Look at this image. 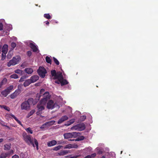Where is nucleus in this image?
Returning <instances> with one entry per match:
<instances>
[{"label":"nucleus","instance_id":"20e7f679","mask_svg":"<svg viewBox=\"0 0 158 158\" xmlns=\"http://www.w3.org/2000/svg\"><path fill=\"white\" fill-rule=\"evenodd\" d=\"M51 75L52 77H53V79L56 80L57 78H62V73L60 72H56L55 70H52L51 71Z\"/></svg>","mask_w":158,"mask_h":158},{"label":"nucleus","instance_id":"39448f33","mask_svg":"<svg viewBox=\"0 0 158 158\" xmlns=\"http://www.w3.org/2000/svg\"><path fill=\"white\" fill-rule=\"evenodd\" d=\"M80 134V133L73 132L72 133H67L64 134V138L66 139L72 138V137L76 138Z\"/></svg>","mask_w":158,"mask_h":158},{"label":"nucleus","instance_id":"f704fd0d","mask_svg":"<svg viewBox=\"0 0 158 158\" xmlns=\"http://www.w3.org/2000/svg\"><path fill=\"white\" fill-rule=\"evenodd\" d=\"M11 46L12 47L10 50H13L14 48L16 47V44L15 42H12L11 43Z\"/></svg>","mask_w":158,"mask_h":158},{"label":"nucleus","instance_id":"ddd939ff","mask_svg":"<svg viewBox=\"0 0 158 158\" xmlns=\"http://www.w3.org/2000/svg\"><path fill=\"white\" fill-rule=\"evenodd\" d=\"M29 46L33 52H36L38 50L37 46L33 43H30L29 44Z\"/></svg>","mask_w":158,"mask_h":158},{"label":"nucleus","instance_id":"69168bd1","mask_svg":"<svg viewBox=\"0 0 158 158\" xmlns=\"http://www.w3.org/2000/svg\"><path fill=\"white\" fill-rule=\"evenodd\" d=\"M77 156H73L71 157H70L69 158H77Z\"/></svg>","mask_w":158,"mask_h":158},{"label":"nucleus","instance_id":"bf43d9fd","mask_svg":"<svg viewBox=\"0 0 158 158\" xmlns=\"http://www.w3.org/2000/svg\"><path fill=\"white\" fill-rule=\"evenodd\" d=\"M96 156V154L95 153L92 154L91 155V157H94Z\"/></svg>","mask_w":158,"mask_h":158},{"label":"nucleus","instance_id":"1a4fd4ad","mask_svg":"<svg viewBox=\"0 0 158 158\" xmlns=\"http://www.w3.org/2000/svg\"><path fill=\"white\" fill-rule=\"evenodd\" d=\"M21 92V90L20 89H18L10 95V98L12 99H14L16 98Z\"/></svg>","mask_w":158,"mask_h":158},{"label":"nucleus","instance_id":"680f3d73","mask_svg":"<svg viewBox=\"0 0 158 158\" xmlns=\"http://www.w3.org/2000/svg\"><path fill=\"white\" fill-rule=\"evenodd\" d=\"M91 158V156H90V155H88L85 157V158Z\"/></svg>","mask_w":158,"mask_h":158},{"label":"nucleus","instance_id":"79ce46f5","mask_svg":"<svg viewBox=\"0 0 158 158\" xmlns=\"http://www.w3.org/2000/svg\"><path fill=\"white\" fill-rule=\"evenodd\" d=\"M0 124H1L2 126L6 127L9 129H10V127L7 126L6 125H5V123L3 122H2V123H0Z\"/></svg>","mask_w":158,"mask_h":158},{"label":"nucleus","instance_id":"473e14b6","mask_svg":"<svg viewBox=\"0 0 158 158\" xmlns=\"http://www.w3.org/2000/svg\"><path fill=\"white\" fill-rule=\"evenodd\" d=\"M44 17L48 19H51V16L49 14H45L44 15Z\"/></svg>","mask_w":158,"mask_h":158},{"label":"nucleus","instance_id":"9b49d317","mask_svg":"<svg viewBox=\"0 0 158 158\" xmlns=\"http://www.w3.org/2000/svg\"><path fill=\"white\" fill-rule=\"evenodd\" d=\"M69 118L68 117L67 115L63 116L59 119L58 120L57 123L60 124L62 123L64 121L67 120Z\"/></svg>","mask_w":158,"mask_h":158},{"label":"nucleus","instance_id":"13d9d810","mask_svg":"<svg viewBox=\"0 0 158 158\" xmlns=\"http://www.w3.org/2000/svg\"><path fill=\"white\" fill-rule=\"evenodd\" d=\"M57 107L58 108H59V106L56 103H54V108Z\"/></svg>","mask_w":158,"mask_h":158},{"label":"nucleus","instance_id":"09e8293b","mask_svg":"<svg viewBox=\"0 0 158 158\" xmlns=\"http://www.w3.org/2000/svg\"><path fill=\"white\" fill-rule=\"evenodd\" d=\"M27 54L28 56L30 57L32 55V52L31 51H28L27 52Z\"/></svg>","mask_w":158,"mask_h":158},{"label":"nucleus","instance_id":"8fccbe9b","mask_svg":"<svg viewBox=\"0 0 158 158\" xmlns=\"http://www.w3.org/2000/svg\"><path fill=\"white\" fill-rule=\"evenodd\" d=\"M75 121V119H72L71 120H70L69 122V123L71 124H73V123Z\"/></svg>","mask_w":158,"mask_h":158},{"label":"nucleus","instance_id":"9d476101","mask_svg":"<svg viewBox=\"0 0 158 158\" xmlns=\"http://www.w3.org/2000/svg\"><path fill=\"white\" fill-rule=\"evenodd\" d=\"M46 107L48 109H52L54 108V101L52 100H49L47 103Z\"/></svg>","mask_w":158,"mask_h":158},{"label":"nucleus","instance_id":"393cba45","mask_svg":"<svg viewBox=\"0 0 158 158\" xmlns=\"http://www.w3.org/2000/svg\"><path fill=\"white\" fill-rule=\"evenodd\" d=\"M13 50H10L7 55V58L8 59H10L13 55Z\"/></svg>","mask_w":158,"mask_h":158},{"label":"nucleus","instance_id":"c03bdc74","mask_svg":"<svg viewBox=\"0 0 158 158\" xmlns=\"http://www.w3.org/2000/svg\"><path fill=\"white\" fill-rule=\"evenodd\" d=\"M6 53H2V58L1 59L2 60H4L6 57Z\"/></svg>","mask_w":158,"mask_h":158},{"label":"nucleus","instance_id":"de8ad7c7","mask_svg":"<svg viewBox=\"0 0 158 158\" xmlns=\"http://www.w3.org/2000/svg\"><path fill=\"white\" fill-rule=\"evenodd\" d=\"M7 81V79L6 78H4L2 81L1 82H0V88L1 87L2 84H3V81Z\"/></svg>","mask_w":158,"mask_h":158},{"label":"nucleus","instance_id":"774afa93","mask_svg":"<svg viewBox=\"0 0 158 158\" xmlns=\"http://www.w3.org/2000/svg\"><path fill=\"white\" fill-rule=\"evenodd\" d=\"M45 23L46 25H48L49 24V22L48 21L45 22Z\"/></svg>","mask_w":158,"mask_h":158},{"label":"nucleus","instance_id":"f257e3e1","mask_svg":"<svg viewBox=\"0 0 158 158\" xmlns=\"http://www.w3.org/2000/svg\"><path fill=\"white\" fill-rule=\"evenodd\" d=\"M23 138V140L25 142L29 145H32L35 148V145L36 148L37 150L39 149L38 143L36 139L34 138L33 139L34 143L33 142V139L31 136L30 135H27L26 132H23L22 134Z\"/></svg>","mask_w":158,"mask_h":158},{"label":"nucleus","instance_id":"c756f323","mask_svg":"<svg viewBox=\"0 0 158 158\" xmlns=\"http://www.w3.org/2000/svg\"><path fill=\"white\" fill-rule=\"evenodd\" d=\"M10 153H5V154H2V156L0 158H6V157L10 155Z\"/></svg>","mask_w":158,"mask_h":158},{"label":"nucleus","instance_id":"72a5a7b5","mask_svg":"<svg viewBox=\"0 0 158 158\" xmlns=\"http://www.w3.org/2000/svg\"><path fill=\"white\" fill-rule=\"evenodd\" d=\"M10 77L14 79H17L19 78V76L16 74H14L10 75Z\"/></svg>","mask_w":158,"mask_h":158},{"label":"nucleus","instance_id":"e433bc0d","mask_svg":"<svg viewBox=\"0 0 158 158\" xmlns=\"http://www.w3.org/2000/svg\"><path fill=\"white\" fill-rule=\"evenodd\" d=\"M53 60L55 63L57 65H59V62L58 60L55 57L53 58Z\"/></svg>","mask_w":158,"mask_h":158},{"label":"nucleus","instance_id":"7c9ffc66","mask_svg":"<svg viewBox=\"0 0 158 158\" xmlns=\"http://www.w3.org/2000/svg\"><path fill=\"white\" fill-rule=\"evenodd\" d=\"M45 60L46 62L48 63L51 64V58L48 56H47L46 57Z\"/></svg>","mask_w":158,"mask_h":158},{"label":"nucleus","instance_id":"bb28decb","mask_svg":"<svg viewBox=\"0 0 158 158\" xmlns=\"http://www.w3.org/2000/svg\"><path fill=\"white\" fill-rule=\"evenodd\" d=\"M4 149L5 150H9L11 148V144H5L4 145Z\"/></svg>","mask_w":158,"mask_h":158},{"label":"nucleus","instance_id":"a878e982","mask_svg":"<svg viewBox=\"0 0 158 158\" xmlns=\"http://www.w3.org/2000/svg\"><path fill=\"white\" fill-rule=\"evenodd\" d=\"M44 91L45 90L43 89H42L40 90V94H37L36 95V97H38L39 98L38 100L40 99V98L42 94L44 92Z\"/></svg>","mask_w":158,"mask_h":158},{"label":"nucleus","instance_id":"052dcab7","mask_svg":"<svg viewBox=\"0 0 158 158\" xmlns=\"http://www.w3.org/2000/svg\"><path fill=\"white\" fill-rule=\"evenodd\" d=\"M22 85H18V89H20L21 90L20 88H21V87Z\"/></svg>","mask_w":158,"mask_h":158},{"label":"nucleus","instance_id":"e2e57ef3","mask_svg":"<svg viewBox=\"0 0 158 158\" xmlns=\"http://www.w3.org/2000/svg\"><path fill=\"white\" fill-rule=\"evenodd\" d=\"M3 139L2 138H0V143L2 142L3 141Z\"/></svg>","mask_w":158,"mask_h":158},{"label":"nucleus","instance_id":"a19ab883","mask_svg":"<svg viewBox=\"0 0 158 158\" xmlns=\"http://www.w3.org/2000/svg\"><path fill=\"white\" fill-rule=\"evenodd\" d=\"M86 118V116L85 115H82L80 117V120L81 121H84Z\"/></svg>","mask_w":158,"mask_h":158},{"label":"nucleus","instance_id":"c9c22d12","mask_svg":"<svg viewBox=\"0 0 158 158\" xmlns=\"http://www.w3.org/2000/svg\"><path fill=\"white\" fill-rule=\"evenodd\" d=\"M73 146H72V145L71 144H69L66 145L64 148V149H70L71 148H73Z\"/></svg>","mask_w":158,"mask_h":158},{"label":"nucleus","instance_id":"aec40b11","mask_svg":"<svg viewBox=\"0 0 158 158\" xmlns=\"http://www.w3.org/2000/svg\"><path fill=\"white\" fill-rule=\"evenodd\" d=\"M10 115L16 121V122L18 123V124H19L21 126H23L21 122L19 120V119L17 118L13 114H10Z\"/></svg>","mask_w":158,"mask_h":158},{"label":"nucleus","instance_id":"58836bf2","mask_svg":"<svg viewBox=\"0 0 158 158\" xmlns=\"http://www.w3.org/2000/svg\"><path fill=\"white\" fill-rule=\"evenodd\" d=\"M25 130L28 133H29L31 134H32L33 131L31 130V128L30 127L27 128Z\"/></svg>","mask_w":158,"mask_h":158},{"label":"nucleus","instance_id":"0e129e2a","mask_svg":"<svg viewBox=\"0 0 158 158\" xmlns=\"http://www.w3.org/2000/svg\"><path fill=\"white\" fill-rule=\"evenodd\" d=\"M40 112H41V111H39L38 110V111H37V112H36V114H37V115H39V114L40 113Z\"/></svg>","mask_w":158,"mask_h":158},{"label":"nucleus","instance_id":"cd10ccee","mask_svg":"<svg viewBox=\"0 0 158 158\" xmlns=\"http://www.w3.org/2000/svg\"><path fill=\"white\" fill-rule=\"evenodd\" d=\"M63 147V146L61 145H58L56 147H55L53 148L52 150L54 151H57L59 150L62 148Z\"/></svg>","mask_w":158,"mask_h":158},{"label":"nucleus","instance_id":"5fc2aeb1","mask_svg":"<svg viewBox=\"0 0 158 158\" xmlns=\"http://www.w3.org/2000/svg\"><path fill=\"white\" fill-rule=\"evenodd\" d=\"M7 153H10V155H12L14 153V151L12 150H11L9 152H7Z\"/></svg>","mask_w":158,"mask_h":158},{"label":"nucleus","instance_id":"5701e85b","mask_svg":"<svg viewBox=\"0 0 158 158\" xmlns=\"http://www.w3.org/2000/svg\"><path fill=\"white\" fill-rule=\"evenodd\" d=\"M68 83V82L65 79H64V77H63V79L61 80H60V84L61 86H63L66 85Z\"/></svg>","mask_w":158,"mask_h":158},{"label":"nucleus","instance_id":"6ab92c4d","mask_svg":"<svg viewBox=\"0 0 158 158\" xmlns=\"http://www.w3.org/2000/svg\"><path fill=\"white\" fill-rule=\"evenodd\" d=\"M31 83H32L30 79H27L24 82L23 85L25 87H26L28 86Z\"/></svg>","mask_w":158,"mask_h":158},{"label":"nucleus","instance_id":"dca6fc26","mask_svg":"<svg viewBox=\"0 0 158 158\" xmlns=\"http://www.w3.org/2000/svg\"><path fill=\"white\" fill-rule=\"evenodd\" d=\"M25 72L28 74H31L33 72V69L31 68H27L24 69Z\"/></svg>","mask_w":158,"mask_h":158},{"label":"nucleus","instance_id":"2eb2a0df","mask_svg":"<svg viewBox=\"0 0 158 158\" xmlns=\"http://www.w3.org/2000/svg\"><path fill=\"white\" fill-rule=\"evenodd\" d=\"M57 144V142L55 140H52L49 141L47 143L48 147H51L56 145Z\"/></svg>","mask_w":158,"mask_h":158},{"label":"nucleus","instance_id":"423d86ee","mask_svg":"<svg viewBox=\"0 0 158 158\" xmlns=\"http://www.w3.org/2000/svg\"><path fill=\"white\" fill-rule=\"evenodd\" d=\"M39 75L42 78H44L47 73L46 69L43 67L40 66L37 70Z\"/></svg>","mask_w":158,"mask_h":158},{"label":"nucleus","instance_id":"f03ea898","mask_svg":"<svg viewBox=\"0 0 158 158\" xmlns=\"http://www.w3.org/2000/svg\"><path fill=\"white\" fill-rule=\"evenodd\" d=\"M43 98L40 101V104L44 105L46 104L47 101L50 99V96L48 92H45L43 94Z\"/></svg>","mask_w":158,"mask_h":158},{"label":"nucleus","instance_id":"7ed1b4c3","mask_svg":"<svg viewBox=\"0 0 158 158\" xmlns=\"http://www.w3.org/2000/svg\"><path fill=\"white\" fill-rule=\"evenodd\" d=\"M20 59L19 56L14 57L12 59L10 60L7 63V66L10 67L11 65H15L17 64Z\"/></svg>","mask_w":158,"mask_h":158},{"label":"nucleus","instance_id":"6e6552de","mask_svg":"<svg viewBox=\"0 0 158 158\" xmlns=\"http://www.w3.org/2000/svg\"><path fill=\"white\" fill-rule=\"evenodd\" d=\"M21 106L22 110H27L30 107V106L28 103V102L26 101H25L22 103Z\"/></svg>","mask_w":158,"mask_h":158},{"label":"nucleus","instance_id":"f8f14e48","mask_svg":"<svg viewBox=\"0 0 158 158\" xmlns=\"http://www.w3.org/2000/svg\"><path fill=\"white\" fill-rule=\"evenodd\" d=\"M39 77L37 75H34L31 76L30 78L32 83H34L37 81L39 79Z\"/></svg>","mask_w":158,"mask_h":158},{"label":"nucleus","instance_id":"3c124183","mask_svg":"<svg viewBox=\"0 0 158 158\" xmlns=\"http://www.w3.org/2000/svg\"><path fill=\"white\" fill-rule=\"evenodd\" d=\"M3 26L2 23H0V31H2L3 29Z\"/></svg>","mask_w":158,"mask_h":158},{"label":"nucleus","instance_id":"6e6d98bb","mask_svg":"<svg viewBox=\"0 0 158 158\" xmlns=\"http://www.w3.org/2000/svg\"><path fill=\"white\" fill-rule=\"evenodd\" d=\"M65 143V142L64 141H59L58 143V144H64Z\"/></svg>","mask_w":158,"mask_h":158},{"label":"nucleus","instance_id":"864d4df0","mask_svg":"<svg viewBox=\"0 0 158 158\" xmlns=\"http://www.w3.org/2000/svg\"><path fill=\"white\" fill-rule=\"evenodd\" d=\"M12 158H19V157L18 155H17L16 154H15L14 155L12 156Z\"/></svg>","mask_w":158,"mask_h":158},{"label":"nucleus","instance_id":"0eeeda50","mask_svg":"<svg viewBox=\"0 0 158 158\" xmlns=\"http://www.w3.org/2000/svg\"><path fill=\"white\" fill-rule=\"evenodd\" d=\"M85 128V125L83 123L77 124L72 127L71 128L72 130H78L79 131H82Z\"/></svg>","mask_w":158,"mask_h":158},{"label":"nucleus","instance_id":"f3484780","mask_svg":"<svg viewBox=\"0 0 158 158\" xmlns=\"http://www.w3.org/2000/svg\"><path fill=\"white\" fill-rule=\"evenodd\" d=\"M44 105H42L39 103L37 106V107L38 108V110L41 111L44 109Z\"/></svg>","mask_w":158,"mask_h":158},{"label":"nucleus","instance_id":"37998d69","mask_svg":"<svg viewBox=\"0 0 158 158\" xmlns=\"http://www.w3.org/2000/svg\"><path fill=\"white\" fill-rule=\"evenodd\" d=\"M26 78L25 76H23L21 78L19 81V82H21L24 81L25 79Z\"/></svg>","mask_w":158,"mask_h":158},{"label":"nucleus","instance_id":"49530a36","mask_svg":"<svg viewBox=\"0 0 158 158\" xmlns=\"http://www.w3.org/2000/svg\"><path fill=\"white\" fill-rule=\"evenodd\" d=\"M2 107L5 110H7V111H10V109L8 107L4 105L2 106Z\"/></svg>","mask_w":158,"mask_h":158},{"label":"nucleus","instance_id":"2f4dec72","mask_svg":"<svg viewBox=\"0 0 158 158\" xmlns=\"http://www.w3.org/2000/svg\"><path fill=\"white\" fill-rule=\"evenodd\" d=\"M85 139V137L83 136H81L76 139L75 140V141H79L82 140H84Z\"/></svg>","mask_w":158,"mask_h":158},{"label":"nucleus","instance_id":"603ef678","mask_svg":"<svg viewBox=\"0 0 158 158\" xmlns=\"http://www.w3.org/2000/svg\"><path fill=\"white\" fill-rule=\"evenodd\" d=\"M46 126H47L46 125V124H45V123L43 125H42L41 127H40V128L41 129H44V128Z\"/></svg>","mask_w":158,"mask_h":158},{"label":"nucleus","instance_id":"4be33fe9","mask_svg":"<svg viewBox=\"0 0 158 158\" xmlns=\"http://www.w3.org/2000/svg\"><path fill=\"white\" fill-rule=\"evenodd\" d=\"M55 122V121L54 120H51L46 122L45 124H46L47 126H50L53 125Z\"/></svg>","mask_w":158,"mask_h":158},{"label":"nucleus","instance_id":"412c9836","mask_svg":"<svg viewBox=\"0 0 158 158\" xmlns=\"http://www.w3.org/2000/svg\"><path fill=\"white\" fill-rule=\"evenodd\" d=\"M68 152L67 150H62L58 153L57 155L59 156H64L68 154Z\"/></svg>","mask_w":158,"mask_h":158},{"label":"nucleus","instance_id":"ea45409f","mask_svg":"<svg viewBox=\"0 0 158 158\" xmlns=\"http://www.w3.org/2000/svg\"><path fill=\"white\" fill-rule=\"evenodd\" d=\"M15 73L18 74H22V71L21 70L19 69H16L15 71Z\"/></svg>","mask_w":158,"mask_h":158},{"label":"nucleus","instance_id":"b1692460","mask_svg":"<svg viewBox=\"0 0 158 158\" xmlns=\"http://www.w3.org/2000/svg\"><path fill=\"white\" fill-rule=\"evenodd\" d=\"M26 101L28 102V103L30 106V105H34L35 104V103H34V99L33 98H30L28 99L27 101Z\"/></svg>","mask_w":158,"mask_h":158},{"label":"nucleus","instance_id":"338daca9","mask_svg":"<svg viewBox=\"0 0 158 158\" xmlns=\"http://www.w3.org/2000/svg\"><path fill=\"white\" fill-rule=\"evenodd\" d=\"M73 148H77L78 147V146L77 145H76L74 147H73Z\"/></svg>","mask_w":158,"mask_h":158},{"label":"nucleus","instance_id":"4d7b16f0","mask_svg":"<svg viewBox=\"0 0 158 158\" xmlns=\"http://www.w3.org/2000/svg\"><path fill=\"white\" fill-rule=\"evenodd\" d=\"M71 124L69 122V121L67 123H65L64 124V126H69V125H71Z\"/></svg>","mask_w":158,"mask_h":158},{"label":"nucleus","instance_id":"c85d7f7f","mask_svg":"<svg viewBox=\"0 0 158 158\" xmlns=\"http://www.w3.org/2000/svg\"><path fill=\"white\" fill-rule=\"evenodd\" d=\"M35 110H32L27 114V118H28L30 116L32 115L35 112Z\"/></svg>","mask_w":158,"mask_h":158},{"label":"nucleus","instance_id":"a18cd8bd","mask_svg":"<svg viewBox=\"0 0 158 158\" xmlns=\"http://www.w3.org/2000/svg\"><path fill=\"white\" fill-rule=\"evenodd\" d=\"M13 88V86L12 85H10L8 87L7 89H6L8 91L11 92V90H12Z\"/></svg>","mask_w":158,"mask_h":158},{"label":"nucleus","instance_id":"4468645a","mask_svg":"<svg viewBox=\"0 0 158 158\" xmlns=\"http://www.w3.org/2000/svg\"><path fill=\"white\" fill-rule=\"evenodd\" d=\"M2 53H7L8 50V46L7 44H5L2 47Z\"/></svg>","mask_w":158,"mask_h":158},{"label":"nucleus","instance_id":"a211bd4d","mask_svg":"<svg viewBox=\"0 0 158 158\" xmlns=\"http://www.w3.org/2000/svg\"><path fill=\"white\" fill-rule=\"evenodd\" d=\"M10 93V91H8L6 89L2 91L1 92V94L4 97H6Z\"/></svg>","mask_w":158,"mask_h":158},{"label":"nucleus","instance_id":"4c0bfd02","mask_svg":"<svg viewBox=\"0 0 158 158\" xmlns=\"http://www.w3.org/2000/svg\"><path fill=\"white\" fill-rule=\"evenodd\" d=\"M63 79V76H62V78H57L56 79H57V80H56L55 81V82L56 84H59L60 83V80H61Z\"/></svg>","mask_w":158,"mask_h":158}]
</instances>
